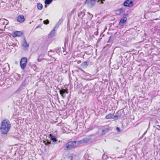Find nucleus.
<instances>
[{
	"instance_id": "nucleus-11",
	"label": "nucleus",
	"mask_w": 160,
	"mask_h": 160,
	"mask_svg": "<svg viewBox=\"0 0 160 160\" xmlns=\"http://www.w3.org/2000/svg\"><path fill=\"white\" fill-rule=\"evenodd\" d=\"M127 18L126 17H124L121 19L119 21V24L121 25L126 22Z\"/></svg>"
},
{
	"instance_id": "nucleus-35",
	"label": "nucleus",
	"mask_w": 160,
	"mask_h": 160,
	"mask_svg": "<svg viewBox=\"0 0 160 160\" xmlns=\"http://www.w3.org/2000/svg\"><path fill=\"white\" fill-rule=\"evenodd\" d=\"M40 27V26H39V25H38V26H37L36 27V28H38Z\"/></svg>"
},
{
	"instance_id": "nucleus-33",
	"label": "nucleus",
	"mask_w": 160,
	"mask_h": 160,
	"mask_svg": "<svg viewBox=\"0 0 160 160\" xmlns=\"http://www.w3.org/2000/svg\"><path fill=\"white\" fill-rule=\"evenodd\" d=\"M70 158H71L70 160H73V157L72 156H71L70 157Z\"/></svg>"
},
{
	"instance_id": "nucleus-32",
	"label": "nucleus",
	"mask_w": 160,
	"mask_h": 160,
	"mask_svg": "<svg viewBox=\"0 0 160 160\" xmlns=\"http://www.w3.org/2000/svg\"><path fill=\"white\" fill-rule=\"evenodd\" d=\"M112 38V37L111 36H110V37H109V40H108V42H110V41H111V38Z\"/></svg>"
},
{
	"instance_id": "nucleus-38",
	"label": "nucleus",
	"mask_w": 160,
	"mask_h": 160,
	"mask_svg": "<svg viewBox=\"0 0 160 160\" xmlns=\"http://www.w3.org/2000/svg\"><path fill=\"white\" fill-rule=\"evenodd\" d=\"M157 126L159 127V128H160V126L159 125H158Z\"/></svg>"
},
{
	"instance_id": "nucleus-12",
	"label": "nucleus",
	"mask_w": 160,
	"mask_h": 160,
	"mask_svg": "<svg viewBox=\"0 0 160 160\" xmlns=\"http://www.w3.org/2000/svg\"><path fill=\"white\" fill-rule=\"evenodd\" d=\"M22 46L24 48H27L29 47V45L27 43L25 38H24L23 40V41L22 43Z\"/></svg>"
},
{
	"instance_id": "nucleus-7",
	"label": "nucleus",
	"mask_w": 160,
	"mask_h": 160,
	"mask_svg": "<svg viewBox=\"0 0 160 160\" xmlns=\"http://www.w3.org/2000/svg\"><path fill=\"white\" fill-rule=\"evenodd\" d=\"M59 90L60 94L61 95L62 97L64 98L66 95L65 93H68V89H62L61 90H60L59 88Z\"/></svg>"
},
{
	"instance_id": "nucleus-31",
	"label": "nucleus",
	"mask_w": 160,
	"mask_h": 160,
	"mask_svg": "<svg viewBox=\"0 0 160 160\" xmlns=\"http://www.w3.org/2000/svg\"><path fill=\"white\" fill-rule=\"evenodd\" d=\"M88 13L90 15H92L91 17L90 18L91 19L93 17V15L92 14H91L89 12H88Z\"/></svg>"
},
{
	"instance_id": "nucleus-15",
	"label": "nucleus",
	"mask_w": 160,
	"mask_h": 160,
	"mask_svg": "<svg viewBox=\"0 0 160 160\" xmlns=\"http://www.w3.org/2000/svg\"><path fill=\"white\" fill-rule=\"evenodd\" d=\"M81 66L83 68H86L88 66V64L87 62L85 61V62H82V63L81 64Z\"/></svg>"
},
{
	"instance_id": "nucleus-20",
	"label": "nucleus",
	"mask_w": 160,
	"mask_h": 160,
	"mask_svg": "<svg viewBox=\"0 0 160 160\" xmlns=\"http://www.w3.org/2000/svg\"><path fill=\"white\" fill-rule=\"evenodd\" d=\"M63 19H59V21L58 22V23L57 24L58 27L61 24V23L62 22Z\"/></svg>"
},
{
	"instance_id": "nucleus-19",
	"label": "nucleus",
	"mask_w": 160,
	"mask_h": 160,
	"mask_svg": "<svg viewBox=\"0 0 160 160\" xmlns=\"http://www.w3.org/2000/svg\"><path fill=\"white\" fill-rule=\"evenodd\" d=\"M53 0H45L44 3L46 5L50 4L52 1Z\"/></svg>"
},
{
	"instance_id": "nucleus-24",
	"label": "nucleus",
	"mask_w": 160,
	"mask_h": 160,
	"mask_svg": "<svg viewBox=\"0 0 160 160\" xmlns=\"http://www.w3.org/2000/svg\"><path fill=\"white\" fill-rule=\"evenodd\" d=\"M9 66V64H8V63H6L5 64H4V65H3V70H5V67H6V66Z\"/></svg>"
},
{
	"instance_id": "nucleus-6",
	"label": "nucleus",
	"mask_w": 160,
	"mask_h": 160,
	"mask_svg": "<svg viewBox=\"0 0 160 160\" xmlns=\"http://www.w3.org/2000/svg\"><path fill=\"white\" fill-rule=\"evenodd\" d=\"M133 0H126L123 3V5L126 7L132 8L133 6Z\"/></svg>"
},
{
	"instance_id": "nucleus-1",
	"label": "nucleus",
	"mask_w": 160,
	"mask_h": 160,
	"mask_svg": "<svg viewBox=\"0 0 160 160\" xmlns=\"http://www.w3.org/2000/svg\"><path fill=\"white\" fill-rule=\"evenodd\" d=\"M11 127L10 121L8 119L3 120L0 128V132L2 134H7L8 132Z\"/></svg>"
},
{
	"instance_id": "nucleus-30",
	"label": "nucleus",
	"mask_w": 160,
	"mask_h": 160,
	"mask_svg": "<svg viewBox=\"0 0 160 160\" xmlns=\"http://www.w3.org/2000/svg\"><path fill=\"white\" fill-rule=\"evenodd\" d=\"M94 35H95L96 36L98 34V32L96 31V32H95L94 33Z\"/></svg>"
},
{
	"instance_id": "nucleus-34",
	"label": "nucleus",
	"mask_w": 160,
	"mask_h": 160,
	"mask_svg": "<svg viewBox=\"0 0 160 160\" xmlns=\"http://www.w3.org/2000/svg\"><path fill=\"white\" fill-rule=\"evenodd\" d=\"M47 143L48 144H51V142H49L48 141H47Z\"/></svg>"
},
{
	"instance_id": "nucleus-25",
	"label": "nucleus",
	"mask_w": 160,
	"mask_h": 160,
	"mask_svg": "<svg viewBox=\"0 0 160 160\" xmlns=\"http://www.w3.org/2000/svg\"><path fill=\"white\" fill-rule=\"evenodd\" d=\"M118 117H120V116H117V115H115V116H113H113H112V119L115 118V119H118Z\"/></svg>"
},
{
	"instance_id": "nucleus-10",
	"label": "nucleus",
	"mask_w": 160,
	"mask_h": 160,
	"mask_svg": "<svg viewBox=\"0 0 160 160\" xmlns=\"http://www.w3.org/2000/svg\"><path fill=\"white\" fill-rule=\"evenodd\" d=\"M13 34L14 37H20L22 35V33L20 31H15L13 32Z\"/></svg>"
},
{
	"instance_id": "nucleus-18",
	"label": "nucleus",
	"mask_w": 160,
	"mask_h": 160,
	"mask_svg": "<svg viewBox=\"0 0 160 160\" xmlns=\"http://www.w3.org/2000/svg\"><path fill=\"white\" fill-rule=\"evenodd\" d=\"M112 116L113 115L112 114L110 113L106 116L105 118L106 119H112Z\"/></svg>"
},
{
	"instance_id": "nucleus-39",
	"label": "nucleus",
	"mask_w": 160,
	"mask_h": 160,
	"mask_svg": "<svg viewBox=\"0 0 160 160\" xmlns=\"http://www.w3.org/2000/svg\"><path fill=\"white\" fill-rule=\"evenodd\" d=\"M40 20H42V19H40Z\"/></svg>"
},
{
	"instance_id": "nucleus-21",
	"label": "nucleus",
	"mask_w": 160,
	"mask_h": 160,
	"mask_svg": "<svg viewBox=\"0 0 160 160\" xmlns=\"http://www.w3.org/2000/svg\"><path fill=\"white\" fill-rule=\"evenodd\" d=\"M120 35V32H116L114 35V37L116 38L118 36Z\"/></svg>"
},
{
	"instance_id": "nucleus-37",
	"label": "nucleus",
	"mask_w": 160,
	"mask_h": 160,
	"mask_svg": "<svg viewBox=\"0 0 160 160\" xmlns=\"http://www.w3.org/2000/svg\"><path fill=\"white\" fill-rule=\"evenodd\" d=\"M155 20H158V18H157L155 19Z\"/></svg>"
},
{
	"instance_id": "nucleus-26",
	"label": "nucleus",
	"mask_w": 160,
	"mask_h": 160,
	"mask_svg": "<svg viewBox=\"0 0 160 160\" xmlns=\"http://www.w3.org/2000/svg\"><path fill=\"white\" fill-rule=\"evenodd\" d=\"M104 1V0H98V2L100 3H103V1Z\"/></svg>"
},
{
	"instance_id": "nucleus-23",
	"label": "nucleus",
	"mask_w": 160,
	"mask_h": 160,
	"mask_svg": "<svg viewBox=\"0 0 160 160\" xmlns=\"http://www.w3.org/2000/svg\"><path fill=\"white\" fill-rule=\"evenodd\" d=\"M43 56V55H40L38 57V62H40L41 61V58H42V57Z\"/></svg>"
},
{
	"instance_id": "nucleus-27",
	"label": "nucleus",
	"mask_w": 160,
	"mask_h": 160,
	"mask_svg": "<svg viewBox=\"0 0 160 160\" xmlns=\"http://www.w3.org/2000/svg\"><path fill=\"white\" fill-rule=\"evenodd\" d=\"M116 130L118 132H120L121 131L120 128L119 127L116 128Z\"/></svg>"
},
{
	"instance_id": "nucleus-14",
	"label": "nucleus",
	"mask_w": 160,
	"mask_h": 160,
	"mask_svg": "<svg viewBox=\"0 0 160 160\" xmlns=\"http://www.w3.org/2000/svg\"><path fill=\"white\" fill-rule=\"evenodd\" d=\"M55 34V30L54 29L52 31H51L48 35V37L49 38H51L54 36Z\"/></svg>"
},
{
	"instance_id": "nucleus-22",
	"label": "nucleus",
	"mask_w": 160,
	"mask_h": 160,
	"mask_svg": "<svg viewBox=\"0 0 160 160\" xmlns=\"http://www.w3.org/2000/svg\"><path fill=\"white\" fill-rule=\"evenodd\" d=\"M43 23L45 24H47L49 23V21L48 19L44 20L43 22Z\"/></svg>"
},
{
	"instance_id": "nucleus-2",
	"label": "nucleus",
	"mask_w": 160,
	"mask_h": 160,
	"mask_svg": "<svg viewBox=\"0 0 160 160\" xmlns=\"http://www.w3.org/2000/svg\"><path fill=\"white\" fill-rule=\"evenodd\" d=\"M79 145L78 141H72L69 142L66 145V146L67 149H71L73 148L76 147Z\"/></svg>"
},
{
	"instance_id": "nucleus-28",
	"label": "nucleus",
	"mask_w": 160,
	"mask_h": 160,
	"mask_svg": "<svg viewBox=\"0 0 160 160\" xmlns=\"http://www.w3.org/2000/svg\"><path fill=\"white\" fill-rule=\"evenodd\" d=\"M102 132H103L102 134V135H104L105 134V133L106 132V130L105 129L102 130Z\"/></svg>"
},
{
	"instance_id": "nucleus-3",
	"label": "nucleus",
	"mask_w": 160,
	"mask_h": 160,
	"mask_svg": "<svg viewBox=\"0 0 160 160\" xmlns=\"http://www.w3.org/2000/svg\"><path fill=\"white\" fill-rule=\"evenodd\" d=\"M93 136H94V135H91L90 136L84 138L81 140L78 141L79 145L83 143H87L91 142L92 140L91 137Z\"/></svg>"
},
{
	"instance_id": "nucleus-9",
	"label": "nucleus",
	"mask_w": 160,
	"mask_h": 160,
	"mask_svg": "<svg viewBox=\"0 0 160 160\" xmlns=\"http://www.w3.org/2000/svg\"><path fill=\"white\" fill-rule=\"evenodd\" d=\"M17 20L20 22H23L25 20V18L24 16L22 15L18 16L17 18Z\"/></svg>"
},
{
	"instance_id": "nucleus-8",
	"label": "nucleus",
	"mask_w": 160,
	"mask_h": 160,
	"mask_svg": "<svg viewBox=\"0 0 160 160\" xmlns=\"http://www.w3.org/2000/svg\"><path fill=\"white\" fill-rule=\"evenodd\" d=\"M125 11V9L122 8H120L118 10H116V13L117 15H123Z\"/></svg>"
},
{
	"instance_id": "nucleus-36",
	"label": "nucleus",
	"mask_w": 160,
	"mask_h": 160,
	"mask_svg": "<svg viewBox=\"0 0 160 160\" xmlns=\"http://www.w3.org/2000/svg\"><path fill=\"white\" fill-rule=\"evenodd\" d=\"M155 123L156 124H157V123H158V121H156V122H155Z\"/></svg>"
},
{
	"instance_id": "nucleus-5",
	"label": "nucleus",
	"mask_w": 160,
	"mask_h": 160,
	"mask_svg": "<svg viewBox=\"0 0 160 160\" xmlns=\"http://www.w3.org/2000/svg\"><path fill=\"white\" fill-rule=\"evenodd\" d=\"M27 61V58H26L23 57L21 59L20 62V65L22 69H24L25 68Z\"/></svg>"
},
{
	"instance_id": "nucleus-4",
	"label": "nucleus",
	"mask_w": 160,
	"mask_h": 160,
	"mask_svg": "<svg viewBox=\"0 0 160 160\" xmlns=\"http://www.w3.org/2000/svg\"><path fill=\"white\" fill-rule=\"evenodd\" d=\"M96 0H86L85 2V4L89 8H92L95 4Z\"/></svg>"
},
{
	"instance_id": "nucleus-29",
	"label": "nucleus",
	"mask_w": 160,
	"mask_h": 160,
	"mask_svg": "<svg viewBox=\"0 0 160 160\" xmlns=\"http://www.w3.org/2000/svg\"><path fill=\"white\" fill-rule=\"evenodd\" d=\"M110 129V128H106L105 130H106V132H108V131Z\"/></svg>"
},
{
	"instance_id": "nucleus-16",
	"label": "nucleus",
	"mask_w": 160,
	"mask_h": 160,
	"mask_svg": "<svg viewBox=\"0 0 160 160\" xmlns=\"http://www.w3.org/2000/svg\"><path fill=\"white\" fill-rule=\"evenodd\" d=\"M85 15V12H81L78 14V16L79 18H82Z\"/></svg>"
},
{
	"instance_id": "nucleus-17",
	"label": "nucleus",
	"mask_w": 160,
	"mask_h": 160,
	"mask_svg": "<svg viewBox=\"0 0 160 160\" xmlns=\"http://www.w3.org/2000/svg\"><path fill=\"white\" fill-rule=\"evenodd\" d=\"M37 7L38 8L39 10H41L42 9V8H43L42 5V4H41L40 3H37Z\"/></svg>"
},
{
	"instance_id": "nucleus-13",
	"label": "nucleus",
	"mask_w": 160,
	"mask_h": 160,
	"mask_svg": "<svg viewBox=\"0 0 160 160\" xmlns=\"http://www.w3.org/2000/svg\"><path fill=\"white\" fill-rule=\"evenodd\" d=\"M49 136L50 137V140L52 141L53 142H56L57 141L55 136L52 135V134H50Z\"/></svg>"
}]
</instances>
